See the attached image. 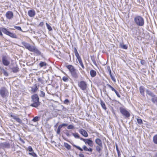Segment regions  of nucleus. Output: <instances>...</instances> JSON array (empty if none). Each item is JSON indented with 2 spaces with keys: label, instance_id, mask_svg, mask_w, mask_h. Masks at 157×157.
Masks as SVG:
<instances>
[{
  "label": "nucleus",
  "instance_id": "15",
  "mask_svg": "<svg viewBox=\"0 0 157 157\" xmlns=\"http://www.w3.org/2000/svg\"><path fill=\"white\" fill-rule=\"evenodd\" d=\"M36 14V12L34 10H30L28 11V14L30 17H34Z\"/></svg>",
  "mask_w": 157,
  "mask_h": 157
},
{
  "label": "nucleus",
  "instance_id": "3",
  "mask_svg": "<svg viewBox=\"0 0 157 157\" xmlns=\"http://www.w3.org/2000/svg\"><path fill=\"white\" fill-rule=\"evenodd\" d=\"M0 94L3 98H6L8 95V91L5 87H2L0 90Z\"/></svg>",
  "mask_w": 157,
  "mask_h": 157
},
{
  "label": "nucleus",
  "instance_id": "58",
  "mask_svg": "<svg viewBox=\"0 0 157 157\" xmlns=\"http://www.w3.org/2000/svg\"><path fill=\"white\" fill-rule=\"evenodd\" d=\"M76 58H78V57H80V56H79V54H78V53H76V54H75Z\"/></svg>",
  "mask_w": 157,
  "mask_h": 157
},
{
  "label": "nucleus",
  "instance_id": "44",
  "mask_svg": "<svg viewBox=\"0 0 157 157\" xmlns=\"http://www.w3.org/2000/svg\"><path fill=\"white\" fill-rule=\"evenodd\" d=\"M14 28L16 29H17L18 30L21 31H22L21 28L20 27L15 26H14Z\"/></svg>",
  "mask_w": 157,
  "mask_h": 157
},
{
  "label": "nucleus",
  "instance_id": "16",
  "mask_svg": "<svg viewBox=\"0 0 157 157\" xmlns=\"http://www.w3.org/2000/svg\"><path fill=\"white\" fill-rule=\"evenodd\" d=\"M95 142L96 144H98V145L100 146L101 147H102V144L101 140L99 139H96L95 140Z\"/></svg>",
  "mask_w": 157,
  "mask_h": 157
},
{
  "label": "nucleus",
  "instance_id": "56",
  "mask_svg": "<svg viewBox=\"0 0 157 157\" xmlns=\"http://www.w3.org/2000/svg\"><path fill=\"white\" fill-rule=\"evenodd\" d=\"M80 64L81 65V67H82V68L84 69V65H83L82 62Z\"/></svg>",
  "mask_w": 157,
  "mask_h": 157
},
{
  "label": "nucleus",
  "instance_id": "46",
  "mask_svg": "<svg viewBox=\"0 0 157 157\" xmlns=\"http://www.w3.org/2000/svg\"><path fill=\"white\" fill-rule=\"evenodd\" d=\"M16 121L20 124H21L22 123V120L21 119H20L19 117H18L17 119L16 120Z\"/></svg>",
  "mask_w": 157,
  "mask_h": 157
},
{
  "label": "nucleus",
  "instance_id": "55",
  "mask_svg": "<svg viewBox=\"0 0 157 157\" xmlns=\"http://www.w3.org/2000/svg\"><path fill=\"white\" fill-rule=\"evenodd\" d=\"M80 64L81 65V67H82V68L84 69V65H83L82 62Z\"/></svg>",
  "mask_w": 157,
  "mask_h": 157
},
{
  "label": "nucleus",
  "instance_id": "48",
  "mask_svg": "<svg viewBox=\"0 0 157 157\" xmlns=\"http://www.w3.org/2000/svg\"><path fill=\"white\" fill-rule=\"evenodd\" d=\"M69 103V101L67 99H66L64 101V103L67 105H68Z\"/></svg>",
  "mask_w": 157,
  "mask_h": 157
},
{
  "label": "nucleus",
  "instance_id": "26",
  "mask_svg": "<svg viewBox=\"0 0 157 157\" xmlns=\"http://www.w3.org/2000/svg\"><path fill=\"white\" fill-rule=\"evenodd\" d=\"M47 65L46 63L44 62H41L39 63V66L40 67L45 66Z\"/></svg>",
  "mask_w": 157,
  "mask_h": 157
},
{
  "label": "nucleus",
  "instance_id": "35",
  "mask_svg": "<svg viewBox=\"0 0 157 157\" xmlns=\"http://www.w3.org/2000/svg\"><path fill=\"white\" fill-rule=\"evenodd\" d=\"M46 25L47 27V28L48 29L49 31H51L52 30V29L50 25H49L47 23H46Z\"/></svg>",
  "mask_w": 157,
  "mask_h": 157
},
{
  "label": "nucleus",
  "instance_id": "24",
  "mask_svg": "<svg viewBox=\"0 0 157 157\" xmlns=\"http://www.w3.org/2000/svg\"><path fill=\"white\" fill-rule=\"evenodd\" d=\"M1 71L3 72V75L6 76H8L9 74L7 71L3 68L1 69Z\"/></svg>",
  "mask_w": 157,
  "mask_h": 157
},
{
  "label": "nucleus",
  "instance_id": "49",
  "mask_svg": "<svg viewBox=\"0 0 157 157\" xmlns=\"http://www.w3.org/2000/svg\"><path fill=\"white\" fill-rule=\"evenodd\" d=\"M140 63L142 65H144L146 63L145 61L144 60H141L140 61Z\"/></svg>",
  "mask_w": 157,
  "mask_h": 157
},
{
  "label": "nucleus",
  "instance_id": "4",
  "mask_svg": "<svg viewBox=\"0 0 157 157\" xmlns=\"http://www.w3.org/2000/svg\"><path fill=\"white\" fill-rule=\"evenodd\" d=\"M78 85L82 90H85L87 89V84L86 82L84 81H82L79 82Z\"/></svg>",
  "mask_w": 157,
  "mask_h": 157
},
{
  "label": "nucleus",
  "instance_id": "39",
  "mask_svg": "<svg viewBox=\"0 0 157 157\" xmlns=\"http://www.w3.org/2000/svg\"><path fill=\"white\" fill-rule=\"evenodd\" d=\"M107 86L109 87L111 89L112 91L114 92L116 90L111 86L109 84H107Z\"/></svg>",
  "mask_w": 157,
  "mask_h": 157
},
{
  "label": "nucleus",
  "instance_id": "34",
  "mask_svg": "<svg viewBox=\"0 0 157 157\" xmlns=\"http://www.w3.org/2000/svg\"><path fill=\"white\" fill-rule=\"evenodd\" d=\"M39 120V117L36 116L34 117L32 120V121L34 122H36Z\"/></svg>",
  "mask_w": 157,
  "mask_h": 157
},
{
  "label": "nucleus",
  "instance_id": "54",
  "mask_svg": "<svg viewBox=\"0 0 157 157\" xmlns=\"http://www.w3.org/2000/svg\"><path fill=\"white\" fill-rule=\"evenodd\" d=\"M80 139L81 140L83 141L85 143V142H86V141L87 140V139H85L83 138H81Z\"/></svg>",
  "mask_w": 157,
  "mask_h": 157
},
{
  "label": "nucleus",
  "instance_id": "9",
  "mask_svg": "<svg viewBox=\"0 0 157 157\" xmlns=\"http://www.w3.org/2000/svg\"><path fill=\"white\" fill-rule=\"evenodd\" d=\"M21 44L25 47L26 48L28 49L30 51L32 48L33 46H31L29 44L24 41L22 42H21Z\"/></svg>",
  "mask_w": 157,
  "mask_h": 157
},
{
  "label": "nucleus",
  "instance_id": "61",
  "mask_svg": "<svg viewBox=\"0 0 157 157\" xmlns=\"http://www.w3.org/2000/svg\"><path fill=\"white\" fill-rule=\"evenodd\" d=\"M76 53H78V51L77 50V49H76V48H75V54H76Z\"/></svg>",
  "mask_w": 157,
  "mask_h": 157
},
{
  "label": "nucleus",
  "instance_id": "29",
  "mask_svg": "<svg viewBox=\"0 0 157 157\" xmlns=\"http://www.w3.org/2000/svg\"><path fill=\"white\" fill-rule=\"evenodd\" d=\"M153 141L155 144H157V135H155L153 137Z\"/></svg>",
  "mask_w": 157,
  "mask_h": 157
},
{
  "label": "nucleus",
  "instance_id": "19",
  "mask_svg": "<svg viewBox=\"0 0 157 157\" xmlns=\"http://www.w3.org/2000/svg\"><path fill=\"white\" fill-rule=\"evenodd\" d=\"M83 149L86 151L92 152V149L91 148H88L85 145L83 146Z\"/></svg>",
  "mask_w": 157,
  "mask_h": 157
},
{
  "label": "nucleus",
  "instance_id": "12",
  "mask_svg": "<svg viewBox=\"0 0 157 157\" xmlns=\"http://www.w3.org/2000/svg\"><path fill=\"white\" fill-rule=\"evenodd\" d=\"M66 67L68 69L71 74L76 70L74 67L71 65H68L66 66Z\"/></svg>",
  "mask_w": 157,
  "mask_h": 157
},
{
  "label": "nucleus",
  "instance_id": "52",
  "mask_svg": "<svg viewBox=\"0 0 157 157\" xmlns=\"http://www.w3.org/2000/svg\"><path fill=\"white\" fill-rule=\"evenodd\" d=\"M38 80L39 82H41V83H43V81L41 78H39L38 79Z\"/></svg>",
  "mask_w": 157,
  "mask_h": 157
},
{
  "label": "nucleus",
  "instance_id": "60",
  "mask_svg": "<svg viewBox=\"0 0 157 157\" xmlns=\"http://www.w3.org/2000/svg\"><path fill=\"white\" fill-rule=\"evenodd\" d=\"M66 135L67 136H70V135L68 132H66Z\"/></svg>",
  "mask_w": 157,
  "mask_h": 157
},
{
  "label": "nucleus",
  "instance_id": "32",
  "mask_svg": "<svg viewBox=\"0 0 157 157\" xmlns=\"http://www.w3.org/2000/svg\"><path fill=\"white\" fill-rule=\"evenodd\" d=\"M137 121L138 123L140 125L142 124H143L142 120L140 118H137Z\"/></svg>",
  "mask_w": 157,
  "mask_h": 157
},
{
  "label": "nucleus",
  "instance_id": "59",
  "mask_svg": "<svg viewBox=\"0 0 157 157\" xmlns=\"http://www.w3.org/2000/svg\"><path fill=\"white\" fill-rule=\"evenodd\" d=\"M107 69L109 72L110 71H111L110 68V67H109V66H108L107 67Z\"/></svg>",
  "mask_w": 157,
  "mask_h": 157
},
{
  "label": "nucleus",
  "instance_id": "63",
  "mask_svg": "<svg viewBox=\"0 0 157 157\" xmlns=\"http://www.w3.org/2000/svg\"><path fill=\"white\" fill-rule=\"evenodd\" d=\"M109 72L110 76L112 75V74H111V71H109Z\"/></svg>",
  "mask_w": 157,
  "mask_h": 157
},
{
  "label": "nucleus",
  "instance_id": "64",
  "mask_svg": "<svg viewBox=\"0 0 157 157\" xmlns=\"http://www.w3.org/2000/svg\"><path fill=\"white\" fill-rule=\"evenodd\" d=\"M154 157H157V153L155 154Z\"/></svg>",
  "mask_w": 157,
  "mask_h": 157
},
{
  "label": "nucleus",
  "instance_id": "17",
  "mask_svg": "<svg viewBox=\"0 0 157 157\" xmlns=\"http://www.w3.org/2000/svg\"><path fill=\"white\" fill-rule=\"evenodd\" d=\"M86 144H87L90 147H92L93 146V141L90 139H87V140L85 142Z\"/></svg>",
  "mask_w": 157,
  "mask_h": 157
},
{
  "label": "nucleus",
  "instance_id": "42",
  "mask_svg": "<svg viewBox=\"0 0 157 157\" xmlns=\"http://www.w3.org/2000/svg\"><path fill=\"white\" fill-rule=\"evenodd\" d=\"M10 116L16 120L17 119V118L18 117L17 116L13 114L11 115Z\"/></svg>",
  "mask_w": 157,
  "mask_h": 157
},
{
  "label": "nucleus",
  "instance_id": "18",
  "mask_svg": "<svg viewBox=\"0 0 157 157\" xmlns=\"http://www.w3.org/2000/svg\"><path fill=\"white\" fill-rule=\"evenodd\" d=\"M90 74L92 77H94L96 75V72L95 71L91 70L90 71Z\"/></svg>",
  "mask_w": 157,
  "mask_h": 157
},
{
  "label": "nucleus",
  "instance_id": "62",
  "mask_svg": "<svg viewBox=\"0 0 157 157\" xmlns=\"http://www.w3.org/2000/svg\"><path fill=\"white\" fill-rule=\"evenodd\" d=\"M77 59H78V61H79V60L82 59L80 56L78 57L77 58Z\"/></svg>",
  "mask_w": 157,
  "mask_h": 157
},
{
  "label": "nucleus",
  "instance_id": "33",
  "mask_svg": "<svg viewBox=\"0 0 157 157\" xmlns=\"http://www.w3.org/2000/svg\"><path fill=\"white\" fill-rule=\"evenodd\" d=\"M72 135L75 138L78 139L80 138L79 136L78 133H73Z\"/></svg>",
  "mask_w": 157,
  "mask_h": 157
},
{
  "label": "nucleus",
  "instance_id": "45",
  "mask_svg": "<svg viewBox=\"0 0 157 157\" xmlns=\"http://www.w3.org/2000/svg\"><path fill=\"white\" fill-rule=\"evenodd\" d=\"M40 96L44 97L45 96V93L43 91H40Z\"/></svg>",
  "mask_w": 157,
  "mask_h": 157
},
{
  "label": "nucleus",
  "instance_id": "37",
  "mask_svg": "<svg viewBox=\"0 0 157 157\" xmlns=\"http://www.w3.org/2000/svg\"><path fill=\"white\" fill-rule=\"evenodd\" d=\"M62 79L63 80V81H64V82H67L69 79H68V78L66 77V76H63L62 78Z\"/></svg>",
  "mask_w": 157,
  "mask_h": 157
},
{
  "label": "nucleus",
  "instance_id": "30",
  "mask_svg": "<svg viewBox=\"0 0 157 157\" xmlns=\"http://www.w3.org/2000/svg\"><path fill=\"white\" fill-rule=\"evenodd\" d=\"M38 88L36 85H35L34 87H33L32 89V91L33 92H36L38 90Z\"/></svg>",
  "mask_w": 157,
  "mask_h": 157
},
{
  "label": "nucleus",
  "instance_id": "41",
  "mask_svg": "<svg viewBox=\"0 0 157 157\" xmlns=\"http://www.w3.org/2000/svg\"><path fill=\"white\" fill-rule=\"evenodd\" d=\"M74 128V126L71 124L68 125L67 127V128L68 129H73Z\"/></svg>",
  "mask_w": 157,
  "mask_h": 157
},
{
  "label": "nucleus",
  "instance_id": "2",
  "mask_svg": "<svg viewBox=\"0 0 157 157\" xmlns=\"http://www.w3.org/2000/svg\"><path fill=\"white\" fill-rule=\"evenodd\" d=\"M32 99L34 102L31 105L33 107H36L40 105L39 98L36 94H35L32 96Z\"/></svg>",
  "mask_w": 157,
  "mask_h": 157
},
{
  "label": "nucleus",
  "instance_id": "43",
  "mask_svg": "<svg viewBox=\"0 0 157 157\" xmlns=\"http://www.w3.org/2000/svg\"><path fill=\"white\" fill-rule=\"evenodd\" d=\"M28 150L29 152H33V150L31 146H29L28 147Z\"/></svg>",
  "mask_w": 157,
  "mask_h": 157
},
{
  "label": "nucleus",
  "instance_id": "36",
  "mask_svg": "<svg viewBox=\"0 0 157 157\" xmlns=\"http://www.w3.org/2000/svg\"><path fill=\"white\" fill-rule=\"evenodd\" d=\"M6 29L4 28H0V35L1 36H2L3 34L2 33V32L3 33L4 29L6 30Z\"/></svg>",
  "mask_w": 157,
  "mask_h": 157
},
{
  "label": "nucleus",
  "instance_id": "38",
  "mask_svg": "<svg viewBox=\"0 0 157 157\" xmlns=\"http://www.w3.org/2000/svg\"><path fill=\"white\" fill-rule=\"evenodd\" d=\"M91 60H92L93 63H94V64L95 65H97V63L95 61L94 57H91Z\"/></svg>",
  "mask_w": 157,
  "mask_h": 157
},
{
  "label": "nucleus",
  "instance_id": "6",
  "mask_svg": "<svg viewBox=\"0 0 157 157\" xmlns=\"http://www.w3.org/2000/svg\"><path fill=\"white\" fill-rule=\"evenodd\" d=\"M10 59L4 56L2 58V63L5 66H8L10 64Z\"/></svg>",
  "mask_w": 157,
  "mask_h": 157
},
{
  "label": "nucleus",
  "instance_id": "10",
  "mask_svg": "<svg viewBox=\"0 0 157 157\" xmlns=\"http://www.w3.org/2000/svg\"><path fill=\"white\" fill-rule=\"evenodd\" d=\"M30 51L34 52L37 55H40L41 54V52L34 46H33L32 48Z\"/></svg>",
  "mask_w": 157,
  "mask_h": 157
},
{
  "label": "nucleus",
  "instance_id": "13",
  "mask_svg": "<svg viewBox=\"0 0 157 157\" xmlns=\"http://www.w3.org/2000/svg\"><path fill=\"white\" fill-rule=\"evenodd\" d=\"M68 125L67 124H60L59 126L58 127L57 133L58 134H60V132H61V129L64 126H67Z\"/></svg>",
  "mask_w": 157,
  "mask_h": 157
},
{
  "label": "nucleus",
  "instance_id": "27",
  "mask_svg": "<svg viewBox=\"0 0 157 157\" xmlns=\"http://www.w3.org/2000/svg\"><path fill=\"white\" fill-rule=\"evenodd\" d=\"M64 146L68 150L70 149L71 148V146L67 143H64Z\"/></svg>",
  "mask_w": 157,
  "mask_h": 157
},
{
  "label": "nucleus",
  "instance_id": "28",
  "mask_svg": "<svg viewBox=\"0 0 157 157\" xmlns=\"http://www.w3.org/2000/svg\"><path fill=\"white\" fill-rule=\"evenodd\" d=\"M12 70L14 73H17L18 71V68L17 67H13L12 68Z\"/></svg>",
  "mask_w": 157,
  "mask_h": 157
},
{
  "label": "nucleus",
  "instance_id": "51",
  "mask_svg": "<svg viewBox=\"0 0 157 157\" xmlns=\"http://www.w3.org/2000/svg\"><path fill=\"white\" fill-rule=\"evenodd\" d=\"M112 80L114 82H116L115 78L112 75L110 76Z\"/></svg>",
  "mask_w": 157,
  "mask_h": 157
},
{
  "label": "nucleus",
  "instance_id": "23",
  "mask_svg": "<svg viewBox=\"0 0 157 157\" xmlns=\"http://www.w3.org/2000/svg\"><path fill=\"white\" fill-rule=\"evenodd\" d=\"M151 101L154 104L157 103V97L155 95V97L152 98Z\"/></svg>",
  "mask_w": 157,
  "mask_h": 157
},
{
  "label": "nucleus",
  "instance_id": "11",
  "mask_svg": "<svg viewBox=\"0 0 157 157\" xmlns=\"http://www.w3.org/2000/svg\"><path fill=\"white\" fill-rule=\"evenodd\" d=\"M6 15L7 18L10 19L12 18L13 16V13L10 11H9L7 12Z\"/></svg>",
  "mask_w": 157,
  "mask_h": 157
},
{
  "label": "nucleus",
  "instance_id": "57",
  "mask_svg": "<svg viewBox=\"0 0 157 157\" xmlns=\"http://www.w3.org/2000/svg\"><path fill=\"white\" fill-rule=\"evenodd\" d=\"M79 157H85L84 156V155L82 154H80L79 155Z\"/></svg>",
  "mask_w": 157,
  "mask_h": 157
},
{
  "label": "nucleus",
  "instance_id": "50",
  "mask_svg": "<svg viewBox=\"0 0 157 157\" xmlns=\"http://www.w3.org/2000/svg\"><path fill=\"white\" fill-rule=\"evenodd\" d=\"M114 92H115V93H116V95L117 96L118 98H120L121 97V96H120V95L119 94L118 92L116 90L114 91Z\"/></svg>",
  "mask_w": 157,
  "mask_h": 157
},
{
  "label": "nucleus",
  "instance_id": "47",
  "mask_svg": "<svg viewBox=\"0 0 157 157\" xmlns=\"http://www.w3.org/2000/svg\"><path fill=\"white\" fill-rule=\"evenodd\" d=\"M74 147L76 148L77 149H79L81 151H83V149L81 148L80 147L78 146H77L76 145H74Z\"/></svg>",
  "mask_w": 157,
  "mask_h": 157
},
{
  "label": "nucleus",
  "instance_id": "53",
  "mask_svg": "<svg viewBox=\"0 0 157 157\" xmlns=\"http://www.w3.org/2000/svg\"><path fill=\"white\" fill-rule=\"evenodd\" d=\"M44 23L43 22H40L39 24V26L40 27H42L44 25Z\"/></svg>",
  "mask_w": 157,
  "mask_h": 157
},
{
  "label": "nucleus",
  "instance_id": "8",
  "mask_svg": "<svg viewBox=\"0 0 157 157\" xmlns=\"http://www.w3.org/2000/svg\"><path fill=\"white\" fill-rule=\"evenodd\" d=\"M79 74V71L76 69L71 74L72 77L75 79L78 78Z\"/></svg>",
  "mask_w": 157,
  "mask_h": 157
},
{
  "label": "nucleus",
  "instance_id": "31",
  "mask_svg": "<svg viewBox=\"0 0 157 157\" xmlns=\"http://www.w3.org/2000/svg\"><path fill=\"white\" fill-rule=\"evenodd\" d=\"M29 154L33 157H37L36 154L33 151L31 153H29Z\"/></svg>",
  "mask_w": 157,
  "mask_h": 157
},
{
  "label": "nucleus",
  "instance_id": "20",
  "mask_svg": "<svg viewBox=\"0 0 157 157\" xmlns=\"http://www.w3.org/2000/svg\"><path fill=\"white\" fill-rule=\"evenodd\" d=\"M146 93L148 94V95H150L151 97L152 98L155 97V95L151 92L150 91L147 90L146 91Z\"/></svg>",
  "mask_w": 157,
  "mask_h": 157
},
{
  "label": "nucleus",
  "instance_id": "5",
  "mask_svg": "<svg viewBox=\"0 0 157 157\" xmlns=\"http://www.w3.org/2000/svg\"><path fill=\"white\" fill-rule=\"evenodd\" d=\"M120 111L121 113L126 118H128L130 116L129 113L125 109L121 107L120 108Z\"/></svg>",
  "mask_w": 157,
  "mask_h": 157
},
{
  "label": "nucleus",
  "instance_id": "1",
  "mask_svg": "<svg viewBox=\"0 0 157 157\" xmlns=\"http://www.w3.org/2000/svg\"><path fill=\"white\" fill-rule=\"evenodd\" d=\"M134 21L136 24L139 26H143L144 24L143 18L140 16H136L134 17Z\"/></svg>",
  "mask_w": 157,
  "mask_h": 157
},
{
  "label": "nucleus",
  "instance_id": "25",
  "mask_svg": "<svg viewBox=\"0 0 157 157\" xmlns=\"http://www.w3.org/2000/svg\"><path fill=\"white\" fill-rule=\"evenodd\" d=\"M120 47L124 49H127V46L126 45L123 44V43H120Z\"/></svg>",
  "mask_w": 157,
  "mask_h": 157
},
{
  "label": "nucleus",
  "instance_id": "7",
  "mask_svg": "<svg viewBox=\"0 0 157 157\" xmlns=\"http://www.w3.org/2000/svg\"><path fill=\"white\" fill-rule=\"evenodd\" d=\"M3 33L9 36L10 37L15 38H17V35L14 33H11L8 31L6 29V30L4 29Z\"/></svg>",
  "mask_w": 157,
  "mask_h": 157
},
{
  "label": "nucleus",
  "instance_id": "40",
  "mask_svg": "<svg viewBox=\"0 0 157 157\" xmlns=\"http://www.w3.org/2000/svg\"><path fill=\"white\" fill-rule=\"evenodd\" d=\"M101 147L99 145L96 146V148L97 151L99 152L101 150Z\"/></svg>",
  "mask_w": 157,
  "mask_h": 157
},
{
  "label": "nucleus",
  "instance_id": "14",
  "mask_svg": "<svg viewBox=\"0 0 157 157\" xmlns=\"http://www.w3.org/2000/svg\"><path fill=\"white\" fill-rule=\"evenodd\" d=\"M79 132L85 137H87L88 136L87 132L83 129H80L79 130Z\"/></svg>",
  "mask_w": 157,
  "mask_h": 157
},
{
  "label": "nucleus",
  "instance_id": "22",
  "mask_svg": "<svg viewBox=\"0 0 157 157\" xmlns=\"http://www.w3.org/2000/svg\"><path fill=\"white\" fill-rule=\"evenodd\" d=\"M140 91V94L143 95H144V87L143 86H141L139 88Z\"/></svg>",
  "mask_w": 157,
  "mask_h": 157
},
{
  "label": "nucleus",
  "instance_id": "21",
  "mask_svg": "<svg viewBox=\"0 0 157 157\" xmlns=\"http://www.w3.org/2000/svg\"><path fill=\"white\" fill-rule=\"evenodd\" d=\"M100 104L103 109L105 110H106L107 108L106 107L105 104L104 102L101 100L100 101Z\"/></svg>",
  "mask_w": 157,
  "mask_h": 157
}]
</instances>
